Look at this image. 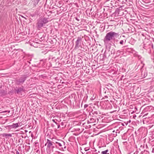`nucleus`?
Returning a JSON list of instances; mask_svg holds the SVG:
<instances>
[{
    "instance_id": "nucleus-5",
    "label": "nucleus",
    "mask_w": 154,
    "mask_h": 154,
    "mask_svg": "<svg viewBox=\"0 0 154 154\" xmlns=\"http://www.w3.org/2000/svg\"><path fill=\"white\" fill-rule=\"evenodd\" d=\"M56 143L57 144H58V145L60 146H62V145L60 143H58V142H56Z\"/></svg>"
},
{
    "instance_id": "nucleus-2",
    "label": "nucleus",
    "mask_w": 154,
    "mask_h": 154,
    "mask_svg": "<svg viewBox=\"0 0 154 154\" xmlns=\"http://www.w3.org/2000/svg\"><path fill=\"white\" fill-rule=\"evenodd\" d=\"M46 145H47V149H49L50 147L51 146L52 144L49 141H48L47 142V143L45 144V146H46Z\"/></svg>"
},
{
    "instance_id": "nucleus-7",
    "label": "nucleus",
    "mask_w": 154,
    "mask_h": 154,
    "mask_svg": "<svg viewBox=\"0 0 154 154\" xmlns=\"http://www.w3.org/2000/svg\"><path fill=\"white\" fill-rule=\"evenodd\" d=\"M6 135L10 136V135Z\"/></svg>"
},
{
    "instance_id": "nucleus-4",
    "label": "nucleus",
    "mask_w": 154,
    "mask_h": 154,
    "mask_svg": "<svg viewBox=\"0 0 154 154\" xmlns=\"http://www.w3.org/2000/svg\"><path fill=\"white\" fill-rule=\"evenodd\" d=\"M108 150L107 149L105 151H102L101 153L102 154H109V153H108Z\"/></svg>"
},
{
    "instance_id": "nucleus-6",
    "label": "nucleus",
    "mask_w": 154,
    "mask_h": 154,
    "mask_svg": "<svg viewBox=\"0 0 154 154\" xmlns=\"http://www.w3.org/2000/svg\"><path fill=\"white\" fill-rule=\"evenodd\" d=\"M123 40H122L120 42V43L122 45L123 44Z\"/></svg>"
},
{
    "instance_id": "nucleus-1",
    "label": "nucleus",
    "mask_w": 154,
    "mask_h": 154,
    "mask_svg": "<svg viewBox=\"0 0 154 154\" xmlns=\"http://www.w3.org/2000/svg\"><path fill=\"white\" fill-rule=\"evenodd\" d=\"M118 34L115 32L111 31L107 33L104 39V42L105 43L108 42L111 40L115 39V37L117 36Z\"/></svg>"
},
{
    "instance_id": "nucleus-3",
    "label": "nucleus",
    "mask_w": 154,
    "mask_h": 154,
    "mask_svg": "<svg viewBox=\"0 0 154 154\" xmlns=\"http://www.w3.org/2000/svg\"><path fill=\"white\" fill-rule=\"evenodd\" d=\"M19 123H18L14 124L12 125V126L13 128H17L18 127H19Z\"/></svg>"
}]
</instances>
